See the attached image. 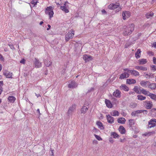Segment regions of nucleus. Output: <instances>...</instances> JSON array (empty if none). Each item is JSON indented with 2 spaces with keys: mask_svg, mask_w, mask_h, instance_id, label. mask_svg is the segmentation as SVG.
Returning <instances> with one entry per match:
<instances>
[{
  "mask_svg": "<svg viewBox=\"0 0 156 156\" xmlns=\"http://www.w3.org/2000/svg\"><path fill=\"white\" fill-rule=\"evenodd\" d=\"M122 6H119V7H118L117 8V9H116V10L117 12H119V11H120L122 9Z\"/></svg>",
  "mask_w": 156,
  "mask_h": 156,
  "instance_id": "54",
  "label": "nucleus"
},
{
  "mask_svg": "<svg viewBox=\"0 0 156 156\" xmlns=\"http://www.w3.org/2000/svg\"><path fill=\"white\" fill-rule=\"evenodd\" d=\"M155 133V132L152 131L151 132L145 133L144 135L145 136H149L152 135H153Z\"/></svg>",
  "mask_w": 156,
  "mask_h": 156,
  "instance_id": "29",
  "label": "nucleus"
},
{
  "mask_svg": "<svg viewBox=\"0 0 156 156\" xmlns=\"http://www.w3.org/2000/svg\"><path fill=\"white\" fill-rule=\"evenodd\" d=\"M119 131L122 134H125L126 133V130L124 127L122 126H120L119 128Z\"/></svg>",
  "mask_w": 156,
  "mask_h": 156,
  "instance_id": "20",
  "label": "nucleus"
},
{
  "mask_svg": "<svg viewBox=\"0 0 156 156\" xmlns=\"http://www.w3.org/2000/svg\"><path fill=\"white\" fill-rule=\"evenodd\" d=\"M134 124V121L133 119H131L129 120V124L130 127H132Z\"/></svg>",
  "mask_w": 156,
  "mask_h": 156,
  "instance_id": "33",
  "label": "nucleus"
},
{
  "mask_svg": "<svg viewBox=\"0 0 156 156\" xmlns=\"http://www.w3.org/2000/svg\"><path fill=\"white\" fill-rule=\"evenodd\" d=\"M110 98L111 99V100H112L114 101H116V99L115 98H114L113 97V95L112 96V95H111Z\"/></svg>",
  "mask_w": 156,
  "mask_h": 156,
  "instance_id": "48",
  "label": "nucleus"
},
{
  "mask_svg": "<svg viewBox=\"0 0 156 156\" xmlns=\"http://www.w3.org/2000/svg\"><path fill=\"white\" fill-rule=\"evenodd\" d=\"M147 54L149 55H151L152 56H153L154 55L153 52L150 51H148L147 52Z\"/></svg>",
  "mask_w": 156,
  "mask_h": 156,
  "instance_id": "49",
  "label": "nucleus"
},
{
  "mask_svg": "<svg viewBox=\"0 0 156 156\" xmlns=\"http://www.w3.org/2000/svg\"><path fill=\"white\" fill-rule=\"evenodd\" d=\"M77 84L74 81H72L71 83L68 84V87L69 88H73L77 86Z\"/></svg>",
  "mask_w": 156,
  "mask_h": 156,
  "instance_id": "10",
  "label": "nucleus"
},
{
  "mask_svg": "<svg viewBox=\"0 0 156 156\" xmlns=\"http://www.w3.org/2000/svg\"><path fill=\"white\" fill-rule=\"evenodd\" d=\"M111 136L113 137L114 138H118L119 136V135L115 132H112L111 133Z\"/></svg>",
  "mask_w": 156,
  "mask_h": 156,
  "instance_id": "35",
  "label": "nucleus"
},
{
  "mask_svg": "<svg viewBox=\"0 0 156 156\" xmlns=\"http://www.w3.org/2000/svg\"><path fill=\"white\" fill-rule=\"evenodd\" d=\"M149 83L150 82L148 81L142 80L140 83V85L143 87H147L146 85L148 86Z\"/></svg>",
  "mask_w": 156,
  "mask_h": 156,
  "instance_id": "14",
  "label": "nucleus"
},
{
  "mask_svg": "<svg viewBox=\"0 0 156 156\" xmlns=\"http://www.w3.org/2000/svg\"><path fill=\"white\" fill-rule=\"evenodd\" d=\"M140 93H142V92H143V90H144V89L142 88H140Z\"/></svg>",
  "mask_w": 156,
  "mask_h": 156,
  "instance_id": "64",
  "label": "nucleus"
},
{
  "mask_svg": "<svg viewBox=\"0 0 156 156\" xmlns=\"http://www.w3.org/2000/svg\"><path fill=\"white\" fill-rule=\"evenodd\" d=\"M25 60L24 58H23L20 61V62L21 63L24 64L25 63Z\"/></svg>",
  "mask_w": 156,
  "mask_h": 156,
  "instance_id": "50",
  "label": "nucleus"
},
{
  "mask_svg": "<svg viewBox=\"0 0 156 156\" xmlns=\"http://www.w3.org/2000/svg\"><path fill=\"white\" fill-rule=\"evenodd\" d=\"M94 90V87H91L90 89L88 90L87 92H90L91 91H93Z\"/></svg>",
  "mask_w": 156,
  "mask_h": 156,
  "instance_id": "56",
  "label": "nucleus"
},
{
  "mask_svg": "<svg viewBox=\"0 0 156 156\" xmlns=\"http://www.w3.org/2000/svg\"><path fill=\"white\" fill-rule=\"evenodd\" d=\"M130 16V13L128 11H125L122 12L123 19L125 20L126 18L129 17Z\"/></svg>",
  "mask_w": 156,
  "mask_h": 156,
  "instance_id": "7",
  "label": "nucleus"
},
{
  "mask_svg": "<svg viewBox=\"0 0 156 156\" xmlns=\"http://www.w3.org/2000/svg\"><path fill=\"white\" fill-rule=\"evenodd\" d=\"M9 47H10V48H11V49H15L13 45L10 44H9Z\"/></svg>",
  "mask_w": 156,
  "mask_h": 156,
  "instance_id": "57",
  "label": "nucleus"
},
{
  "mask_svg": "<svg viewBox=\"0 0 156 156\" xmlns=\"http://www.w3.org/2000/svg\"><path fill=\"white\" fill-rule=\"evenodd\" d=\"M117 121L119 123L124 124L126 121V119L124 118L121 117L118 119Z\"/></svg>",
  "mask_w": 156,
  "mask_h": 156,
  "instance_id": "24",
  "label": "nucleus"
},
{
  "mask_svg": "<svg viewBox=\"0 0 156 156\" xmlns=\"http://www.w3.org/2000/svg\"><path fill=\"white\" fill-rule=\"evenodd\" d=\"M83 59L85 62H87L91 61L93 59V57L88 55H84L83 57Z\"/></svg>",
  "mask_w": 156,
  "mask_h": 156,
  "instance_id": "6",
  "label": "nucleus"
},
{
  "mask_svg": "<svg viewBox=\"0 0 156 156\" xmlns=\"http://www.w3.org/2000/svg\"><path fill=\"white\" fill-rule=\"evenodd\" d=\"M145 77L146 78H150V75H149L148 74H146L145 75Z\"/></svg>",
  "mask_w": 156,
  "mask_h": 156,
  "instance_id": "59",
  "label": "nucleus"
},
{
  "mask_svg": "<svg viewBox=\"0 0 156 156\" xmlns=\"http://www.w3.org/2000/svg\"><path fill=\"white\" fill-rule=\"evenodd\" d=\"M73 34H71L70 32H69L65 35V38L66 41H68L70 39L72 38L73 37L72 36Z\"/></svg>",
  "mask_w": 156,
  "mask_h": 156,
  "instance_id": "12",
  "label": "nucleus"
},
{
  "mask_svg": "<svg viewBox=\"0 0 156 156\" xmlns=\"http://www.w3.org/2000/svg\"><path fill=\"white\" fill-rule=\"evenodd\" d=\"M136 83V80L133 79H127L126 80V83L129 84H134Z\"/></svg>",
  "mask_w": 156,
  "mask_h": 156,
  "instance_id": "17",
  "label": "nucleus"
},
{
  "mask_svg": "<svg viewBox=\"0 0 156 156\" xmlns=\"http://www.w3.org/2000/svg\"><path fill=\"white\" fill-rule=\"evenodd\" d=\"M142 93L145 95L149 96L150 93L149 91H146L145 90H143V91Z\"/></svg>",
  "mask_w": 156,
  "mask_h": 156,
  "instance_id": "41",
  "label": "nucleus"
},
{
  "mask_svg": "<svg viewBox=\"0 0 156 156\" xmlns=\"http://www.w3.org/2000/svg\"><path fill=\"white\" fill-rule=\"evenodd\" d=\"M120 6L119 3L116 2L115 4L111 3L108 6V8L110 9H117Z\"/></svg>",
  "mask_w": 156,
  "mask_h": 156,
  "instance_id": "5",
  "label": "nucleus"
},
{
  "mask_svg": "<svg viewBox=\"0 0 156 156\" xmlns=\"http://www.w3.org/2000/svg\"><path fill=\"white\" fill-rule=\"evenodd\" d=\"M106 118L108 122L112 124L114 122V118L109 115H106Z\"/></svg>",
  "mask_w": 156,
  "mask_h": 156,
  "instance_id": "9",
  "label": "nucleus"
},
{
  "mask_svg": "<svg viewBox=\"0 0 156 156\" xmlns=\"http://www.w3.org/2000/svg\"><path fill=\"white\" fill-rule=\"evenodd\" d=\"M136 114L137 113H136V111H134L133 112L131 113V115L132 116H136Z\"/></svg>",
  "mask_w": 156,
  "mask_h": 156,
  "instance_id": "52",
  "label": "nucleus"
},
{
  "mask_svg": "<svg viewBox=\"0 0 156 156\" xmlns=\"http://www.w3.org/2000/svg\"><path fill=\"white\" fill-rule=\"evenodd\" d=\"M156 126V119H151L148 122V126L147 128H151Z\"/></svg>",
  "mask_w": 156,
  "mask_h": 156,
  "instance_id": "4",
  "label": "nucleus"
},
{
  "mask_svg": "<svg viewBox=\"0 0 156 156\" xmlns=\"http://www.w3.org/2000/svg\"><path fill=\"white\" fill-rule=\"evenodd\" d=\"M44 64L46 66L49 67L51 64L52 62L49 60H45L44 61Z\"/></svg>",
  "mask_w": 156,
  "mask_h": 156,
  "instance_id": "34",
  "label": "nucleus"
},
{
  "mask_svg": "<svg viewBox=\"0 0 156 156\" xmlns=\"http://www.w3.org/2000/svg\"><path fill=\"white\" fill-rule=\"evenodd\" d=\"M119 112L118 111L114 110L113 112L110 113V114L111 115L113 116H119Z\"/></svg>",
  "mask_w": 156,
  "mask_h": 156,
  "instance_id": "27",
  "label": "nucleus"
},
{
  "mask_svg": "<svg viewBox=\"0 0 156 156\" xmlns=\"http://www.w3.org/2000/svg\"><path fill=\"white\" fill-rule=\"evenodd\" d=\"M109 141L111 143H113L114 142V140L112 137L109 138Z\"/></svg>",
  "mask_w": 156,
  "mask_h": 156,
  "instance_id": "47",
  "label": "nucleus"
},
{
  "mask_svg": "<svg viewBox=\"0 0 156 156\" xmlns=\"http://www.w3.org/2000/svg\"><path fill=\"white\" fill-rule=\"evenodd\" d=\"M141 51L140 49H138L137 51L135 53V56L136 58L138 59L140 58V54Z\"/></svg>",
  "mask_w": 156,
  "mask_h": 156,
  "instance_id": "23",
  "label": "nucleus"
},
{
  "mask_svg": "<svg viewBox=\"0 0 156 156\" xmlns=\"http://www.w3.org/2000/svg\"><path fill=\"white\" fill-rule=\"evenodd\" d=\"M38 2V0H33L31 2V3L33 6H35Z\"/></svg>",
  "mask_w": 156,
  "mask_h": 156,
  "instance_id": "38",
  "label": "nucleus"
},
{
  "mask_svg": "<svg viewBox=\"0 0 156 156\" xmlns=\"http://www.w3.org/2000/svg\"><path fill=\"white\" fill-rule=\"evenodd\" d=\"M113 96L118 98L121 97V92L118 89H117L113 93Z\"/></svg>",
  "mask_w": 156,
  "mask_h": 156,
  "instance_id": "11",
  "label": "nucleus"
},
{
  "mask_svg": "<svg viewBox=\"0 0 156 156\" xmlns=\"http://www.w3.org/2000/svg\"><path fill=\"white\" fill-rule=\"evenodd\" d=\"M136 113L137 114H139L140 113H142V112H147V110H137L136 111Z\"/></svg>",
  "mask_w": 156,
  "mask_h": 156,
  "instance_id": "42",
  "label": "nucleus"
},
{
  "mask_svg": "<svg viewBox=\"0 0 156 156\" xmlns=\"http://www.w3.org/2000/svg\"><path fill=\"white\" fill-rule=\"evenodd\" d=\"M119 88L121 90H123L125 91H128L129 90V87L124 84L122 85Z\"/></svg>",
  "mask_w": 156,
  "mask_h": 156,
  "instance_id": "16",
  "label": "nucleus"
},
{
  "mask_svg": "<svg viewBox=\"0 0 156 156\" xmlns=\"http://www.w3.org/2000/svg\"><path fill=\"white\" fill-rule=\"evenodd\" d=\"M9 101L10 103H14L16 100V98L13 96H9L8 98Z\"/></svg>",
  "mask_w": 156,
  "mask_h": 156,
  "instance_id": "22",
  "label": "nucleus"
},
{
  "mask_svg": "<svg viewBox=\"0 0 156 156\" xmlns=\"http://www.w3.org/2000/svg\"><path fill=\"white\" fill-rule=\"evenodd\" d=\"M136 104L135 103H131L130 104V106L131 108H135L136 107Z\"/></svg>",
  "mask_w": 156,
  "mask_h": 156,
  "instance_id": "44",
  "label": "nucleus"
},
{
  "mask_svg": "<svg viewBox=\"0 0 156 156\" xmlns=\"http://www.w3.org/2000/svg\"><path fill=\"white\" fill-rule=\"evenodd\" d=\"M151 70H156V66L155 65H151Z\"/></svg>",
  "mask_w": 156,
  "mask_h": 156,
  "instance_id": "45",
  "label": "nucleus"
},
{
  "mask_svg": "<svg viewBox=\"0 0 156 156\" xmlns=\"http://www.w3.org/2000/svg\"><path fill=\"white\" fill-rule=\"evenodd\" d=\"M76 105L75 104L73 105L69 108L67 112V115L70 117L73 114L74 111L75 110Z\"/></svg>",
  "mask_w": 156,
  "mask_h": 156,
  "instance_id": "3",
  "label": "nucleus"
},
{
  "mask_svg": "<svg viewBox=\"0 0 156 156\" xmlns=\"http://www.w3.org/2000/svg\"><path fill=\"white\" fill-rule=\"evenodd\" d=\"M151 113H154L155 114H156V108H152L151 110Z\"/></svg>",
  "mask_w": 156,
  "mask_h": 156,
  "instance_id": "46",
  "label": "nucleus"
},
{
  "mask_svg": "<svg viewBox=\"0 0 156 156\" xmlns=\"http://www.w3.org/2000/svg\"><path fill=\"white\" fill-rule=\"evenodd\" d=\"M105 102L108 108H111L112 107V105L110 100L105 99Z\"/></svg>",
  "mask_w": 156,
  "mask_h": 156,
  "instance_id": "15",
  "label": "nucleus"
},
{
  "mask_svg": "<svg viewBox=\"0 0 156 156\" xmlns=\"http://www.w3.org/2000/svg\"><path fill=\"white\" fill-rule=\"evenodd\" d=\"M94 136L98 140L100 141L102 140L100 136L96 134H94Z\"/></svg>",
  "mask_w": 156,
  "mask_h": 156,
  "instance_id": "43",
  "label": "nucleus"
},
{
  "mask_svg": "<svg viewBox=\"0 0 156 156\" xmlns=\"http://www.w3.org/2000/svg\"><path fill=\"white\" fill-rule=\"evenodd\" d=\"M146 106L147 109H151L153 106L152 102L151 101H147Z\"/></svg>",
  "mask_w": 156,
  "mask_h": 156,
  "instance_id": "21",
  "label": "nucleus"
},
{
  "mask_svg": "<svg viewBox=\"0 0 156 156\" xmlns=\"http://www.w3.org/2000/svg\"><path fill=\"white\" fill-rule=\"evenodd\" d=\"M0 59L1 61H4V59L3 56L1 54H0Z\"/></svg>",
  "mask_w": 156,
  "mask_h": 156,
  "instance_id": "53",
  "label": "nucleus"
},
{
  "mask_svg": "<svg viewBox=\"0 0 156 156\" xmlns=\"http://www.w3.org/2000/svg\"><path fill=\"white\" fill-rule=\"evenodd\" d=\"M3 85V81H0V87Z\"/></svg>",
  "mask_w": 156,
  "mask_h": 156,
  "instance_id": "60",
  "label": "nucleus"
},
{
  "mask_svg": "<svg viewBox=\"0 0 156 156\" xmlns=\"http://www.w3.org/2000/svg\"><path fill=\"white\" fill-rule=\"evenodd\" d=\"M153 63L154 64H156V58L153 57Z\"/></svg>",
  "mask_w": 156,
  "mask_h": 156,
  "instance_id": "55",
  "label": "nucleus"
},
{
  "mask_svg": "<svg viewBox=\"0 0 156 156\" xmlns=\"http://www.w3.org/2000/svg\"><path fill=\"white\" fill-rule=\"evenodd\" d=\"M101 12L103 14H107V12L104 9H103L101 10Z\"/></svg>",
  "mask_w": 156,
  "mask_h": 156,
  "instance_id": "51",
  "label": "nucleus"
},
{
  "mask_svg": "<svg viewBox=\"0 0 156 156\" xmlns=\"http://www.w3.org/2000/svg\"><path fill=\"white\" fill-rule=\"evenodd\" d=\"M45 12L46 14H48L49 16L50 19H51V18L53 16L54 12L51 6L47 7L46 8Z\"/></svg>",
  "mask_w": 156,
  "mask_h": 156,
  "instance_id": "2",
  "label": "nucleus"
},
{
  "mask_svg": "<svg viewBox=\"0 0 156 156\" xmlns=\"http://www.w3.org/2000/svg\"><path fill=\"white\" fill-rule=\"evenodd\" d=\"M66 2L64 4V6H62L60 7V8L61 9H62L63 11H64L66 13L68 12H69V10L66 8L65 7V5H66Z\"/></svg>",
  "mask_w": 156,
  "mask_h": 156,
  "instance_id": "28",
  "label": "nucleus"
},
{
  "mask_svg": "<svg viewBox=\"0 0 156 156\" xmlns=\"http://www.w3.org/2000/svg\"><path fill=\"white\" fill-rule=\"evenodd\" d=\"M134 91L136 92V93L138 94H140V92L139 89L136 86H135L134 88L133 89Z\"/></svg>",
  "mask_w": 156,
  "mask_h": 156,
  "instance_id": "40",
  "label": "nucleus"
},
{
  "mask_svg": "<svg viewBox=\"0 0 156 156\" xmlns=\"http://www.w3.org/2000/svg\"><path fill=\"white\" fill-rule=\"evenodd\" d=\"M3 74L6 78H12V73H10L8 71H5L3 72Z\"/></svg>",
  "mask_w": 156,
  "mask_h": 156,
  "instance_id": "13",
  "label": "nucleus"
},
{
  "mask_svg": "<svg viewBox=\"0 0 156 156\" xmlns=\"http://www.w3.org/2000/svg\"><path fill=\"white\" fill-rule=\"evenodd\" d=\"M48 28L47 29V30H49L51 28V26L49 24L48 25Z\"/></svg>",
  "mask_w": 156,
  "mask_h": 156,
  "instance_id": "61",
  "label": "nucleus"
},
{
  "mask_svg": "<svg viewBox=\"0 0 156 156\" xmlns=\"http://www.w3.org/2000/svg\"><path fill=\"white\" fill-rule=\"evenodd\" d=\"M139 64L140 65H143L145 64L147 62V60L146 59L142 58L139 60Z\"/></svg>",
  "mask_w": 156,
  "mask_h": 156,
  "instance_id": "25",
  "label": "nucleus"
},
{
  "mask_svg": "<svg viewBox=\"0 0 156 156\" xmlns=\"http://www.w3.org/2000/svg\"><path fill=\"white\" fill-rule=\"evenodd\" d=\"M97 125L98 126V127L101 129H103L104 127L103 126V124L100 121H98L97 122Z\"/></svg>",
  "mask_w": 156,
  "mask_h": 156,
  "instance_id": "30",
  "label": "nucleus"
},
{
  "mask_svg": "<svg viewBox=\"0 0 156 156\" xmlns=\"http://www.w3.org/2000/svg\"><path fill=\"white\" fill-rule=\"evenodd\" d=\"M149 96L152 99L156 101V95L150 93Z\"/></svg>",
  "mask_w": 156,
  "mask_h": 156,
  "instance_id": "36",
  "label": "nucleus"
},
{
  "mask_svg": "<svg viewBox=\"0 0 156 156\" xmlns=\"http://www.w3.org/2000/svg\"><path fill=\"white\" fill-rule=\"evenodd\" d=\"M70 32L71 34H73V35H72V36L73 37L74 35V30H72V31Z\"/></svg>",
  "mask_w": 156,
  "mask_h": 156,
  "instance_id": "62",
  "label": "nucleus"
},
{
  "mask_svg": "<svg viewBox=\"0 0 156 156\" xmlns=\"http://www.w3.org/2000/svg\"><path fill=\"white\" fill-rule=\"evenodd\" d=\"M148 87L151 89H155L156 88V84L154 83H150Z\"/></svg>",
  "mask_w": 156,
  "mask_h": 156,
  "instance_id": "26",
  "label": "nucleus"
},
{
  "mask_svg": "<svg viewBox=\"0 0 156 156\" xmlns=\"http://www.w3.org/2000/svg\"><path fill=\"white\" fill-rule=\"evenodd\" d=\"M134 27L135 25L133 24L128 25L126 28H124L123 34L125 36L130 34L134 30Z\"/></svg>",
  "mask_w": 156,
  "mask_h": 156,
  "instance_id": "1",
  "label": "nucleus"
},
{
  "mask_svg": "<svg viewBox=\"0 0 156 156\" xmlns=\"http://www.w3.org/2000/svg\"><path fill=\"white\" fill-rule=\"evenodd\" d=\"M137 97L138 100L141 101L145 100L146 98L145 97L141 95H138Z\"/></svg>",
  "mask_w": 156,
  "mask_h": 156,
  "instance_id": "37",
  "label": "nucleus"
},
{
  "mask_svg": "<svg viewBox=\"0 0 156 156\" xmlns=\"http://www.w3.org/2000/svg\"><path fill=\"white\" fill-rule=\"evenodd\" d=\"M154 13L153 12L151 13H147L146 14V16L147 19L149 18L150 17H152L153 16Z\"/></svg>",
  "mask_w": 156,
  "mask_h": 156,
  "instance_id": "39",
  "label": "nucleus"
},
{
  "mask_svg": "<svg viewBox=\"0 0 156 156\" xmlns=\"http://www.w3.org/2000/svg\"><path fill=\"white\" fill-rule=\"evenodd\" d=\"M130 73L132 75H133L135 76H139V73L137 71L135 70H130Z\"/></svg>",
  "mask_w": 156,
  "mask_h": 156,
  "instance_id": "18",
  "label": "nucleus"
},
{
  "mask_svg": "<svg viewBox=\"0 0 156 156\" xmlns=\"http://www.w3.org/2000/svg\"><path fill=\"white\" fill-rule=\"evenodd\" d=\"M152 46L154 47V48H156V42H154Z\"/></svg>",
  "mask_w": 156,
  "mask_h": 156,
  "instance_id": "63",
  "label": "nucleus"
},
{
  "mask_svg": "<svg viewBox=\"0 0 156 156\" xmlns=\"http://www.w3.org/2000/svg\"><path fill=\"white\" fill-rule=\"evenodd\" d=\"M88 109L87 108V107L86 106H83L81 110V113L85 114V113L86 112Z\"/></svg>",
  "mask_w": 156,
  "mask_h": 156,
  "instance_id": "31",
  "label": "nucleus"
},
{
  "mask_svg": "<svg viewBox=\"0 0 156 156\" xmlns=\"http://www.w3.org/2000/svg\"><path fill=\"white\" fill-rule=\"evenodd\" d=\"M135 68L137 70H140L142 71H146L147 70V68L146 67L137 66L135 67Z\"/></svg>",
  "mask_w": 156,
  "mask_h": 156,
  "instance_id": "19",
  "label": "nucleus"
},
{
  "mask_svg": "<svg viewBox=\"0 0 156 156\" xmlns=\"http://www.w3.org/2000/svg\"><path fill=\"white\" fill-rule=\"evenodd\" d=\"M127 76V73L126 72H124L123 73L121 74L119 78L121 79H123L125 78H126Z\"/></svg>",
  "mask_w": 156,
  "mask_h": 156,
  "instance_id": "32",
  "label": "nucleus"
},
{
  "mask_svg": "<svg viewBox=\"0 0 156 156\" xmlns=\"http://www.w3.org/2000/svg\"><path fill=\"white\" fill-rule=\"evenodd\" d=\"M123 70L125 71H127L128 72L130 73V70H129L128 69L126 68L124 69Z\"/></svg>",
  "mask_w": 156,
  "mask_h": 156,
  "instance_id": "58",
  "label": "nucleus"
},
{
  "mask_svg": "<svg viewBox=\"0 0 156 156\" xmlns=\"http://www.w3.org/2000/svg\"><path fill=\"white\" fill-rule=\"evenodd\" d=\"M35 61L34 62V64L35 65V67L36 68H39L41 67V62L37 59L35 58Z\"/></svg>",
  "mask_w": 156,
  "mask_h": 156,
  "instance_id": "8",
  "label": "nucleus"
}]
</instances>
